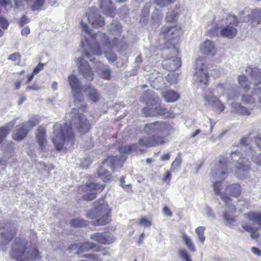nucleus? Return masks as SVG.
Returning <instances> with one entry per match:
<instances>
[{"instance_id":"f257e3e1","label":"nucleus","mask_w":261,"mask_h":261,"mask_svg":"<svg viewBox=\"0 0 261 261\" xmlns=\"http://www.w3.org/2000/svg\"><path fill=\"white\" fill-rule=\"evenodd\" d=\"M11 257L17 261H35L41 258L40 252L36 247H27V242L17 238L11 248Z\"/></svg>"},{"instance_id":"f03ea898","label":"nucleus","mask_w":261,"mask_h":261,"mask_svg":"<svg viewBox=\"0 0 261 261\" xmlns=\"http://www.w3.org/2000/svg\"><path fill=\"white\" fill-rule=\"evenodd\" d=\"M96 205L87 213L86 217L91 219L98 218L94 222L95 226H102L109 224L112 221V208L108 203L105 201V198H101L94 202Z\"/></svg>"},{"instance_id":"7ed1b4c3","label":"nucleus","mask_w":261,"mask_h":261,"mask_svg":"<svg viewBox=\"0 0 261 261\" xmlns=\"http://www.w3.org/2000/svg\"><path fill=\"white\" fill-rule=\"evenodd\" d=\"M53 133L52 141L57 150H62L64 145L72 146L74 144L75 136L71 124L68 125L66 123L63 125L55 124Z\"/></svg>"},{"instance_id":"20e7f679","label":"nucleus","mask_w":261,"mask_h":261,"mask_svg":"<svg viewBox=\"0 0 261 261\" xmlns=\"http://www.w3.org/2000/svg\"><path fill=\"white\" fill-rule=\"evenodd\" d=\"M221 181L215 182L213 185L214 190L217 195L220 196L227 207L223 215L224 220L229 225H233L237 219V216L234 215L237 211L236 206L231 203L232 200L229 196L225 195V192H221Z\"/></svg>"},{"instance_id":"39448f33","label":"nucleus","mask_w":261,"mask_h":261,"mask_svg":"<svg viewBox=\"0 0 261 261\" xmlns=\"http://www.w3.org/2000/svg\"><path fill=\"white\" fill-rule=\"evenodd\" d=\"M182 34L181 28L177 25H174L162 27L159 35L165 40V45L168 47L173 46L174 48L173 42L178 40Z\"/></svg>"},{"instance_id":"423d86ee","label":"nucleus","mask_w":261,"mask_h":261,"mask_svg":"<svg viewBox=\"0 0 261 261\" xmlns=\"http://www.w3.org/2000/svg\"><path fill=\"white\" fill-rule=\"evenodd\" d=\"M244 218L250 222H252L257 225V227L252 226L248 224H243V229L250 233L252 239H257L260 235L258 231L261 228V212L250 211L244 214Z\"/></svg>"},{"instance_id":"0eeeda50","label":"nucleus","mask_w":261,"mask_h":261,"mask_svg":"<svg viewBox=\"0 0 261 261\" xmlns=\"http://www.w3.org/2000/svg\"><path fill=\"white\" fill-rule=\"evenodd\" d=\"M105 187V185L92 182L79 186L77 188V193L80 195L84 194L79 200L91 201L95 199L97 194L102 192Z\"/></svg>"},{"instance_id":"6e6552de","label":"nucleus","mask_w":261,"mask_h":261,"mask_svg":"<svg viewBox=\"0 0 261 261\" xmlns=\"http://www.w3.org/2000/svg\"><path fill=\"white\" fill-rule=\"evenodd\" d=\"M112 25L113 26L111 29L112 34L117 36V37H114L112 41H110L108 36L106 34L102 33L101 34V38L102 43L105 45L112 47L119 46L123 47L125 46L126 44L125 41V37L121 35L122 29L121 25L119 23H117L115 24L113 23Z\"/></svg>"},{"instance_id":"1a4fd4ad","label":"nucleus","mask_w":261,"mask_h":261,"mask_svg":"<svg viewBox=\"0 0 261 261\" xmlns=\"http://www.w3.org/2000/svg\"><path fill=\"white\" fill-rule=\"evenodd\" d=\"M227 24L221 28L220 34L222 37L229 39L233 38L237 34L236 27L239 24V21L236 16L229 15L226 18Z\"/></svg>"},{"instance_id":"9d476101","label":"nucleus","mask_w":261,"mask_h":261,"mask_svg":"<svg viewBox=\"0 0 261 261\" xmlns=\"http://www.w3.org/2000/svg\"><path fill=\"white\" fill-rule=\"evenodd\" d=\"M250 71L249 76L253 81L255 87L253 90V94H256L258 97V100L261 104V88L258 87L257 86L261 84V69L258 68H251L248 67L246 71Z\"/></svg>"},{"instance_id":"9b49d317","label":"nucleus","mask_w":261,"mask_h":261,"mask_svg":"<svg viewBox=\"0 0 261 261\" xmlns=\"http://www.w3.org/2000/svg\"><path fill=\"white\" fill-rule=\"evenodd\" d=\"M165 138L159 135H153L150 137H145L139 140L138 144L141 147H153L165 144Z\"/></svg>"},{"instance_id":"f8f14e48","label":"nucleus","mask_w":261,"mask_h":261,"mask_svg":"<svg viewBox=\"0 0 261 261\" xmlns=\"http://www.w3.org/2000/svg\"><path fill=\"white\" fill-rule=\"evenodd\" d=\"M68 82L73 92V96L75 101H83L84 96L81 91L80 81L74 75L71 74L68 76Z\"/></svg>"},{"instance_id":"ddd939ff","label":"nucleus","mask_w":261,"mask_h":261,"mask_svg":"<svg viewBox=\"0 0 261 261\" xmlns=\"http://www.w3.org/2000/svg\"><path fill=\"white\" fill-rule=\"evenodd\" d=\"M227 167V158L223 156H220L216 168L211 172L212 177L216 178L218 175L220 178L223 177V176L226 174Z\"/></svg>"},{"instance_id":"4468645a","label":"nucleus","mask_w":261,"mask_h":261,"mask_svg":"<svg viewBox=\"0 0 261 261\" xmlns=\"http://www.w3.org/2000/svg\"><path fill=\"white\" fill-rule=\"evenodd\" d=\"M167 124L163 121H154L144 125V130L147 134L161 133L167 129Z\"/></svg>"},{"instance_id":"2eb2a0df","label":"nucleus","mask_w":261,"mask_h":261,"mask_svg":"<svg viewBox=\"0 0 261 261\" xmlns=\"http://www.w3.org/2000/svg\"><path fill=\"white\" fill-rule=\"evenodd\" d=\"M75 120L76 122L74 125L79 132L83 134L89 132L91 129V125L88 119L83 114H77Z\"/></svg>"},{"instance_id":"dca6fc26","label":"nucleus","mask_w":261,"mask_h":261,"mask_svg":"<svg viewBox=\"0 0 261 261\" xmlns=\"http://www.w3.org/2000/svg\"><path fill=\"white\" fill-rule=\"evenodd\" d=\"M86 16L89 23L94 28L102 27L105 24L104 18L99 14L97 10L91 9Z\"/></svg>"},{"instance_id":"f3484780","label":"nucleus","mask_w":261,"mask_h":261,"mask_svg":"<svg viewBox=\"0 0 261 261\" xmlns=\"http://www.w3.org/2000/svg\"><path fill=\"white\" fill-rule=\"evenodd\" d=\"M90 239L99 244L109 245L113 243L115 238L110 232H95L92 234Z\"/></svg>"},{"instance_id":"a211bd4d","label":"nucleus","mask_w":261,"mask_h":261,"mask_svg":"<svg viewBox=\"0 0 261 261\" xmlns=\"http://www.w3.org/2000/svg\"><path fill=\"white\" fill-rule=\"evenodd\" d=\"M77 61L80 64L79 71L87 80L91 81L93 79L94 74L88 62L82 57L79 58Z\"/></svg>"},{"instance_id":"6ab92c4d","label":"nucleus","mask_w":261,"mask_h":261,"mask_svg":"<svg viewBox=\"0 0 261 261\" xmlns=\"http://www.w3.org/2000/svg\"><path fill=\"white\" fill-rule=\"evenodd\" d=\"M194 76L196 81L200 84H203L204 86H207L209 81L208 73L207 68L206 66L202 64L201 67L197 69L196 71Z\"/></svg>"},{"instance_id":"aec40b11","label":"nucleus","mask_w":261,"mask_h":261,"mask_svg":"<svg viewBox=\"0 0 261 261\" xmlns=\"http://www.w3.org/2000/svg\"><path fill=\"white\" fill-rule=\"evenodd\" d=\"M29 132L30 129L28 128L25 123H22L16 126L12 134V138L14 140L21 141L25 138Z\"/></svg>"},{"instance_id":"412c9836","label":"nucleus","mask_w":261,"mask_h":261,"mask_svg":"<svg viewBox=\"0 0 261 261\" xmlns=\"http://www.w3.org/2000/svg\"><path fill=\"white\" fill-rule=\"evenodd\" d=\"M231 156L232 160L235 159L236 156H239V159L236 165L237 169L243 171H247L250 169L249 161L245 157H241L240 151H235L232 152Z\"/></svg>"},{"instance_id":"4be33fe9","label":"nucleus","mask_w":261,"mask_h":261,"mask_svg":"<svg viewBox=\"0 0 261 261\" xmlns=\"http://www.w3.org/2000/svg\"><path fill=\"white\" fill-rule=\"evenodd\" d=\"M100 8L106 15L113 17L115 14V8L112 0H100Z\"/></svg>"},{"instance_id":"5701e85b","label":"nucleus","mask_w":261,"mask_h":261,"mask_svg":"<svg viewBox=\"0 0 261 261\" xmlns=\"http://www.w3.org/2000/svg\"><path fill=\"white\" fill-rule=\"evenodd\" d=\"M242 189L239 183H233L228 185L225 189V195L238 198L241 195Z\"/></svg>"},{"instance_id":"b1692460","label":"nucleus","mask_w":261,"mask_h":261,"mask_svg":"<svg viewBox=\"0 0 261 261\" xmlns=\"http://www.w3.org/2000/svg\"><path fill=\"white\" fill-rule=\"evenodd\" d=\"M84 91L87 93V97L93 102H96L100 100V95L93 86L91 85L85 86Z\"/></svg>"},{"instance_id":"393cba45","label":"nucleus","mask_w":261,"mask_h":261,"mask_svg":"<svg viewBox=\"0 0 261 261\" xmlns=\"http://www.w3.org/2000/svg\"><path fill=\"white\" fill-rule=\"evenodd\" d=\"M165 68L170 71H175L181 66L179 59L177 57L167 59L163 64Z\"/></svg>"},{"instance_id":"a878e982","label":"nucleus","mask_w":261,"mask_h":261,"mask_svg":"<svg viewBox=\"0 0 261 261\" xmlns=\"http://www.w3.org/2000/svg\"><path fill=\"white\" fill-rule=\"evenodd\" d=\"M36 138L40 148L43 150L44 148L45 144L46 143V129L42 126H39L38 127L36 133Z\"/></svg>"},{"instance_id":"bb28decb","label":"nucleus","mask_w":261,"mask_h":261,"mask_svg":"<svg viewBox=\"0 0 261 261\" xmlns=\"http://www.w3.org/2000/svg\"><path fill=\"white\" fill-rule=\"evenodd\" d=\"M201 51L204 55H214L216 54V49L212 41L206 40L200 46Z\"/></svg>"},{"instance_id":"cd10ccee","label":"nucleus","mask_w":261,"mask_h":261,"mask_svg":"<svg viewBox=\"0 0 261 261\" xmlns=\"http://www.w3.org/2000/svg\"><path fill=\"white\" fill-rule=\"evenodd\" d=\"M165 101L167 102H174L179 99V94L173 90H167L163 92L162 94Z\"/></svg>"},{"instance_id":"c85d7f7f","label":"nucleus","mask_w":261,"mask_h":261,"mask_svg":"<svg viewBox=\"0 0 261 261\" xmlns=\"http://www.w3.org/2000/svg\"><path fill=\"white\" fill-rule=\"evenodd\" d=\"M155 116H164L166 118H173L175 116L174 113L171 110H168L164 106L159 105L155 108Z\"/></svg>"},{"instance_id":"c756f323","label":"nucleus","mask_w":261,"mask_h":261,"mask_svg":"<svg viewBox=\"0 0 261 261\" xmlns=\"http://www.w3.org/2000/svg\"><path fill=\"white\" fill-rule=\"evenodd\" d=\"M205 99L207 101L208 103L216 109V110L219 113L222 112L225 108V106L221 102V101L215 97H205Z\"/></svg>"},{"instance_id":"7c9ffc66","label":"nucleus","mask_w":261,"mask_h":261,"mask_svg":"<svg viewBox=\"0 0 261 261\" xmlns=\"http://www.w3.org/2000/svg\"><path fill=\"white\" fill-rule=\"evenodd\" d=\"M248 21H251L253 26L258 24L261 22V10H254L251 14L248 15Z\"/></svg>"},{"instance_id":"2f4dec72","label":"nucleus","mask_w":261,"mask_h":261,"mask_svg":"<svg viewBox=\"0 0 261 261\" xmlns=\"http://www.w3.org/2000/svg\"><path fill=\"white\" fill-rule=\"evenodd\" d=\"M79 248L76 251V254H79L81 253L88 251L93 249L95 246V244L89 241H85L79 244Z\"/></svg>"},{"instance_id":"473e14b6","label":"nucleus","mask_w":261,"mask_h":261,"mask_svg":"<svg viewBox=\"0 0 261 261\" xmlns=\"http://www.w3.org/2000/svg\"><path fill=\"white\" fill-rule=\"evenodd\" d=\"M238 82L240 86L245 91H248L250 89V82L245 75H239Z\"/></svg>"},{"instance_id":"72a5a7b5","label":"nucleus","mask_w":261,"mask_h":261,"mask_svg":"<svg viewBox=\"0 0 261 261\" xmlns=\"http://www.w3.org/2000/svg\"><path fill=\"white\" fill-rule=\"evenodd\" d=\"M26 1L31 5V9L33 11L41 10L45 2V0H26Z\"/></svg>"},{"instance_id":"f704fd0d","label":"nucleus","mask_w":261,"mask_h":261,"mask_svg":"<svg viewBox=\"0 0 261 261\" xmlns=\"http://www.w3.org/2000/svg\"><path fill=\"white\" fill-rule=\"evenodd\" d=\"M182 238L188 249L191 252H195L196 250V247L190 238L186 233H183Z\"/></svg>"},{"instance_id":"c9c22d12","label":"nucleus","mask_w":261,"mask_h":261,"mask_svg":"<svg viewBox=\"0 0 261 261\" xmlns=\"http://www.w3.org/2000/svg\"><path fill=\"white\" fill-rule=\"evenodd\" d=\"M71 226L75 228L83 227L87 225V222L80 218H73L70 222Z\"/></svg>"},{"instance_id":"e433bc0d","label":"nucleus","mask_w":261,"mask_h":261,"mask_svg":"<svg viewBox=\"0 0 261 261\" xmlns=\"http://www.w3.org/2000/svg\"><path fill=\"white\" fill-rule=\"evenodd\" d=\"M232 106L235 111L242 115L248 116L250 115L248 110L245 107L242 106L240 103H234L232 104Z\"/></svg>"},{"instance_id":"4c0bfd02","label":"nucleus","mask_w":261,"mask_h":261,"mask_svg":"<svg viewBox=\"0 0 261 261\" xmlns=\"http://www.w3.org/2000/svg\"><path fill=\"white\" fill-rule=\"evenodd\" d=\"M44 67V64L39 63L37 66L33 69L32 73L27 75V80L26 84H29L33 80L35 75L38 74L40 71L42 70Z\"/></svg>"},{"instance_id":"58836bf2","label":"nucleus","mask_w":261,"mask_h":261,"mask_svg":"<svg viewBox=\"0 0 261 261\" xmlns=\"http://www.w3.org/2000/svg\"><path fill=\"white\" fill-rule=\"evenodd\" d=\"M136 144H133L129 145L121 146L118 147V151L121 153L129 154L136 147Z\"/></svg>"},{"instance_id":"ea45409f","label":"nucleus","mask_w":261,"mask_h":261,"mask_svg":"<svg viewBox=\"0 0 261 261\" xmlns=\"http://www.w3.org/2000/svg\"><path fill=\"white\" fill-rule=\"evenodd\" d=\"M205 228L204 226H199L195 229V232L198 236V238L201 243H203L205 237L204 236V231Z\"/></svg>"},{"instance_id":"a19ab883","label":"nucleus","mask_w":261,"mask_h":261,"mask_svg":"<svg viewBox=\"0 0 261 261\" xmlns=\"http://www.w3.org/2000/svg\"><path fill=\"white\" fill-rule=\"evenodd\" d=\"M181 162L182 159L180 154L179 153L171 164V171H174L178 169L180 167Z\"/></svg>"},{"instance_id":"79ce46f5","label":"nucleus","mask_w":261,"mask_h":261,"mask_svg":"<svg viewBox=\"0 0 261 261\" xmlns=\"http://www.w3.org/2000/svg\"><path fill=\"white\" fill-rule=\"evenodd\" d=\"M97 174L99 176L103 177L104 181L109 180L111 178V175L108 174L107 170L102 167L99 168L97 171Z\"/></svg>"},{"instance_id":"37998d69","label":"nucleus","mask_w":261,"mask_h":261,"mask_svg":"<svg viewBox=\"0 0 261 261\" xmlns=\"http://www.w3.org/2000/svg\"><path fill=\"white\" fill-rule=\"evenodd\" d=\"M40 122V119L36 116H34L25 122V124L29 129H31L36 126Z\"/></svg>"},{"instance_id":"c03bdc74","label":"nucleus","mask_w":261,"mask_h":261,"mask_svg":"<svg viewBox=\"0 0 261 261\" xmlns=\"http://www.w3.org/2000/svg\"><path fill=\"white\" fill-rule=\"evenodd\" d=\"M177 13L175 11H172L167 13L166 16V21L168 22H174L176 20Z\"/></svg>"},{"instance_id":"a18cd8bd","label":"nucleus","mask_w":261,"mask_h":261,"mask_svg":"<svg viewBox=\"0 0 261 261\" xmlns=\"http://www.w3.org/2000/svg\"><path fill=\"white\" fill-rule=\"evenodd\" d=\"M90 48L93 55L98 56L101 55V50L98 43L96 42L91 45Z\"/></svg>"},{"instance_id":"49530a36","label":"nucleus","mask_w":261,"mask_h":261,"mask_svg":"<svg viewBox=\"0 0 261 261\" xmlns=\"http://www.w3.org/2000/svg\"><path fill=\"white\" fill-rule=\"evenodd\" d=\"M154 113L155 108L152 109L145 107L142 109V113L143 114V116L146 117L155 116V114Z\"/></svg>"},{"instance_id":"de8ad7c7","label":"nucleus","mask_w":261,"mask_h":261,"mask_svg":"<svg viewBox=\"0 0 261 261\" xmlns=\"http://www.w3.org/2000/svg\"><path fill=\"white\" fill-rule=\"evenodd\" d=\"M9 129L4 126L0 127V144L9 134Z\"/></svg>"},{"instance_id":"09e8293b","label":"nucleus","mask_w":261,"mask_h":261,"mask_svg":"<svg viewBox=\"0 0 261 261\" xmlns=\"http://www.w3.org/2000/svg\"><path fill=\"white\" fill-rule=\"evenodd\" d=\"M117 160V159L116 156H109L105 160V161H103V164H108L111 167H114L115 165Z\"/></svg>"},{"instance_id":"8fccbe9b","label":"nucleus","mask_w":261,"mask_h":261,"mask_svg":"<svg viewBox=\"0 0 261 261\" xmlns=\"http://www.w3.org/2000/svg\"><path fill=\"white\" fill-rule=\"evenodd\" d=\"M21 56L20 53H15L10 55L8 57V59L13 62L17 61V65H19L21 61Z\"/></svg>"},{"instance_id":"3c124183","label":"nucleus","mask_w":261,"mask_h":261,"mask_svg":"<svg viewBox=\"0 0 261 261\" xmlns=\"http://www.w3.org/2000/svg\"><path fill=\"white\" fill-rule=\"evenodd\" d=\"M138 224L145 227H149L151 225L152 223L151 220L145 217H142L138 220Z\"/></svg>"},{"instance_id":"603ef678","label":"nucleus","mask_w":261,"mask_h":261,"mask_svg":"<svg viewBox=\"0 0 261 261\" xmlns=\"http://www.w3.org/2000/svg\"><path fill=\"white\" fill-rule=\"evenodd\" d=\"M242 101L245 104H254L255 99L250 95H244L243 96Z\"/></svg>"},{"instance_id":"864d4df0","label":"nucleus","mask_w":261,"mask_h":261,"mask_svg":"<svg viewBox=\"0 0 261 261\" xmlns=\"http://www.w3.org/2000/svg\"><path fill=\"white\" fill-rule=\"evenodd\" d=\"M180 257L185 261H192L189 254L185 249H180L179 251Z\"/></svg>"},{"instance_id":"5fc2aeb1","label":"nucleus","mask_w":261,"mask_h":261,"mask_svg":"<svg viewBox=\"0 0 261 261\" xmlns=\"http://www.w3.org/2000/svg\"><path fill=\"white\" fill-rule=\"evenodd\" d=\"M154 2L161 7H165L168 5L174 3L176 0H154Z\"/></svg>"},{"instance_id":"6e6d98bb","label":"nucleus","mask_w":261,"mask_h":261,"mask_svg":"<svg viewBox=\"0 0 261 261\" xmlns=\"http://www.w3.org/2000/svg\"><path fill=\"white\" fill-rule=\"evenodd\" d=\"M101 77L105 80H110L111 79V70L109 68H106L101 71Z\"/></svg>"},{"instance_id":"4d7b16f0","label":"nucleus","mask_w":261,"mask_h":261,"mask_svg":"<svg viewBox=\"0 0 261 261\" xmlns=\"http://www.w3.org/2000/svg\"><path fill=\"white\" fill-rule=\"evenodd\" d=\"M105 56L109 62H114L117 59L115 54L112 52H107L105 53Z\"/></svg>"},{"instance_id":"13d9d810","label":"nucleus","mask_w":261,"mask_h":261,"mask_svg":"<svg viewBox=\"0 0 261 261\" xmlns=\"http://www.w3.org/2000/svg\"><path fill=\"white\" fill-rule=\"evenodd\" d=\"M171 179V173L170 171H168L166 172L165 175L162 178V180L164 182H166L168 185L170 184V180Z\"/></svg>"},{"instance_id":"bf43d9fd","label":"nucleus","mask_w":261,"mask_h":261,"mask_svg":"<svg viewBox=\"0 0 261 261\" xmlns=\"http://www.w3.org/2000/svg\"><path fill=\"white\" fill-rule=\"evenodd\" d=\"M162 211L164 215L168 217H171L173 216L172 211L167 206H164Z\"/></svg>"},{"instance_id":"052dcab7","label":"nucleus","mask_w":261,"mask_h":261,"mask_svg":"<svg viewBox=\"0 0 261 261\" xmlns=\"http://www.w3.org/2000/svg\"><path fill=\"white\" fill-rule=\"evenodd\" d=\"M40 87L39 85L36 83H33L31 85L28 86L26 87V90L27 91H37L40 89Z\"/></svg>"},{"instance_id":"680f3d73","label":"nucleus","mask_w":261,"mask_h":261,"mask_svg":"<svg viewBox=\"0 0 261 261\" xmlns=\"http://www.w3.org/2000/svg\"><path fill=\"white\" fill-rule=\"evenodd\" d=\"M30 21V20L26 16V15H23L19 20V26L22 27L24 24L28 23Z\"/></svg>"},{"instance_id":"e2e57ef3","label":"nucleus","mask_w":261,"mask_h":261,"mask_svg":"<svg viewBox=\"0 0 261 261\" xmlns=\"http://www.w3.org/2000/svg\"><path fill=\"white\" fill-rule=\"evenodd\" d=\"M0 25L3 29H6L9 26L8 21L4 17H0Z\"/></svg>"},{"instance_id":"0e129e2a","label":"nucleus","mask_w":261,"mask_h":261,"mask_svg":"<svg viewBox=\"0 0 261 261\" xmlns=\"http://www.w3.org/2000/svg\"><path fill=\"white\" fill-rule=\"evenodd\" d=\"M81 25L82 28V31L86 33L88 35H91V32L90 30L89 29L88 26L87 24L84 23L83 21H81Z\"/></svg>"},{"instance_id":"69168bd1","label":"nucleus","mask_w":261,"mask_h":261,"mask_svg":"<svg viewBox=\"0 0 261 261\" xmlns=\"http://www.w3.org/2000/svg\"><path fill=\"white\" fill-rule=\"evenodd\" d=\"M79 247V244H77V243H73V244H70L68 246L67 249L69 251L71 252V251L75 250H77Z\"/></svg>"},{"instance_id":"338daca9","label":"nucleus","mask_w":261,"mask_h":261,"mask_svg":"<svg viewBox=\"0 0 261 261\" xmlns=\"http://www.w3.org/2000/svg\"><path fill=\"white\" fill-rule=\"evenodd\" d=\"M22 83V80H18L14 83V89L18 90L20 88Z\"/></svg>"},{"instance_id":"774afa93","label":"nucleus","mask_w":261,"mask_h":261,"mask_svg":"<svg viewBox=\"0 0 261 261\" xmlns=\"http://www.w3.org/2000/svg\"><path fill=\"white\" fill-rule=\"evenodd\" d=\"M21 35L23 36H27L30 33V30L28 27L23 28L21 31Z\"/></svg>"}]
</instances>
